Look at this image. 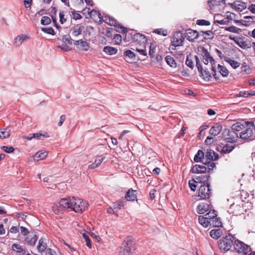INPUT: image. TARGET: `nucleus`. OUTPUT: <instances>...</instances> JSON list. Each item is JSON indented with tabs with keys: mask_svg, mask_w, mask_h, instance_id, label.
<instances>
[{
	"mask_svg": "<svg viewBox=\"0 0 255 255\" xmlns=\"http://www.w3.org/2000/svg\"><path fill=\"white\" fill-rule=\"evenodd\" d=\"M185 38L190 41H194L195 39H197L199 36V33L197 31L189 29L186 30L184 34Z\"/></svg>",
	"mask_w": 255,
	"mask_h": 255,
	"instance_id": "4468645a",
	"label": "nucleus"
},
{
	"mask_svg": "<svg viewBox=\"0 0 255 255\" xmlns=\"http://www.w3.org/2000/svg\"><path fill=\"white\" fill-rule=\"evenodd\" d=\"M51 19L48 16H43L41 20V23L42 25H47L50 23Z\"/></svg>",
	"mask_w": 255,
	"mask_h": 255,
	"instance_id": "3c124183",
	"label": "nucleus"
},
{
	"mask_svg": "<svg viewBox=\"0 0 255 255\" xmlns=\"http://www.w3.org/2000/svg\"><path fill=\"white\" fill-rule=\"evenodd\" d=\"M241 138L247 140H253L255 139V126L252 122L247 123L246 128L240 133Z\"/></svg>",
	"mask_w": 255,
	"mask_h": 255,
	"instance_id": "39448f33",
	"label": "nucleus"
},
{
	"mask_svg": "<svg viewBox=\"0 0 255 255\" xmlns=\"http://www.w3.org/2000/svg\"><path fill=\"white\" fill-rule=\"evenodd\" d=\"M244 128V126L240 123L237 122L233 125L232 126L231 129L234 130V132L240 131L242 130Z\"/></svg>",
	"mask_w": 255,
	"mask_h": 255,
	"instance_id": "ea45409f",
	"label": "nucleus"
},
{
	"mask_svg": "<svg viewBox=\"0 0 255 255\" xmlns=\"http://www.w3.org/2000/svg\"><path fill=\"white\" fill-rule=\"evenodd\" d=\"M196 181L194 179L190 180L189 181L188 184L189 186L192 191H195L196 189L197 185L195 183Z\"/></svg>",
	"mask_w": 255,
	"mask_h": 255,
	"instance_id": "8fccbe9b",
	"label": "nucleus"
},
{
	"mask_svg": "<svg viewBox=\"0 0 255 255\" xmlns=\"http://www.w3.org/2000/svg\"><path fill=\"white\" fill-rule=\"evenodd\" d=\"M120 28L122 29V32L126 34V38L129 39L131 38L134 41H137L139 43H144L146 41L145 36L139 33H135L132 31L131 32H128L127 29L121 26Z\"/></svg>",
	"mask_w": 255,
	"mask_h": 255,
	"instance_id": "0eeeda50",
	"label": "nucleus"
},
{
	"mask_svg": "<svg viewBox=\"0 0 255 255\" xmlns=\"http://www.w3.org/2000/svg\"><path fill=\"white\" fill-rule=\"evenodd\" d=\"M47 245L44 242V240L41 238L38 242V245L37 246V249L40 253L43 252L46 249Z\"/></svg>",
	"mask_w": 255,
	"mask_h": 255,
	"instance_id": "cd10ccee",
	"label": "nucleus"
},
{
	"mask_svg": "<svg viewBox=\"0 0 255 255\" xmlns=\"http://www.w3.org/2000/svg\"><path fill=\"white\" fill-rule=\"evenodd\" d=\"M20 232L21 234L24 236H27L29 234L28 229L24 227H20Z\"/></svg>",
	"mask_w": 255,
	"mask_h": 255,
	"instance_id": "e2e57ef3",
	"label": "nucleus"
},
{
	"mask_svg": "<svg viewBox=\"0 0 255 255\" xmlns=\"http://www.w3.org/2000/svg\"><path fill=\"white\" fill-rule=\"evenodd\" d=\"M136 194L137 191L130 188L126 193L125 198L127 201H133L136 198Z\"/></svg>",
	"mask_w": 255,
	"mask_h": 255,
	"instance_id": "412c9836",
	"label": "nucleus"
},
{
	"mask_svg": "<svg viewBox=\"0 0 255 255\" xmlns=\"http://www.w3.org/2000/svg\"><path fill=\"white\" fill-rule=\"evenodd\" d=\"M222 129V126L221 125H216L211 128L209 133L210 134L215 136L220 133Z\"/></svg>",
	"mask_w": 255,
	"mask_h": 255,
	"instance_id": "5701e85b",
	"label": "nucleus"
},
{
	"mask_svg": "<svg viewBox=\"0 0 255 255\" xmlns=\"http://www.w3.org/2000/svg\"><path fill=\"white\" fill-rule=\"evenodd\" d=\"M235 238L231 234H228L220 240L219 247L220 249L225 253L229 251L235 241Z\"/></svg>",
	"mask_w": 255,
	"mask_h": 255,
	"instance_id": "20e7f679",
	"label": "nucleus"
},
{
	"mask_svg": "<svg viewBox=\"0 0 255 255\" xmlns=\"http://www.w3.org/2000/svg\"><path fill=\"white\" fill-rule=\"evenodd\" d=\"M37 239L38 237L36 235H34L33 237H31L30 239L28 240V244L30 246H34L35 245Z\"/></svg>",
	"mask_w": 255,
	"mask_h": 255,
	"instance_id": "49530a36",
	"label": "nucleus"
},
{
	"mask_svg": "<svg viewBox=\"0 0 255 255\" xmlns=\"http://www.w3.org/2000/svg\"><path fill=\"white\" fill-rule=\"evenodd\" d=\"M88 203L81 199L69 197L55 203L52 210L56 214L62 213L66 209H71L76 213H82L88 207Z\"/></svg>",
	"mask_w": 255,
	"mask_h": 255,
	"instance_id": "f257e3e1",
	"label": "nucleus"
},
{
	"mask_svg": "<svg viewBox=\"0 0 255 255\" xmlns=\"http://www.w3.org/2000/svg\"><path fill=\"white\" fill-rule=\"evenodd\" d=\"M236 7L237 9H238L239 11H242L243 9L246 8V4L244 2H241L239 1H237V3H235Z\"/></svg>",
	"mask_w": 255,
	"mask_h": 255,
	"instance_id": "37998d69",
	"label": "nucleus"
},
{
	"mask_svg": "<svg viewBox=\"0 0 255 255\" xmlns=\"http://www.w3.org/2000/svg\"><path fill=\"white\" fill-rule=\"evenodd\" d=\"M235 97H248V94L245 91H240L239 94H236L234 95Z\"/></svg>",
	"mask_w": 255,
	"mask_h": 255,
	"instance_id": "4d7b16f0",
	"label": "nucleus"
},
{
	"mask_svg": "<svg viewBox=\"0 0 255 255\" xmlns=\"http://www.w3.org/2000/svg\"><path fill=\"white\" fill-rule=\"evenodd\" d=\"M216 215L217 214H216L215 211L214 210H213L212 212L210 211L209 213L205 214V216L208 217V218H209L210 220H211V218L214 217V216Z\"/></svg>",
	"mask_w": 255,
	"mask_h": 255,
	"instance_id": "0e129e2a",
	"label": "nucleus"
},
{
	"mask_svg": "<svg viewBox=\"0 0 255 255\" xmlns=\"http://www.w3.org/2000/svg\"><path fill=\"white\" fill-rule=\"evenodd\" d=\"M47 155V152L46 151H39L36 152L34 155H33L34 160L35 161H39L43 160L46 158Z\"/></svg>",
	"mask_w": 255,
	"mask_h": 255,
	"instance_id": "b1692460",
	"label": "nucleus"
},
{
	"mask_svg": "<svg viewBox=\"0 0 255 255\" xmlns=\"http://www.w3.org/2000/svg\"><path fill=\"white\" fill-rule=\"evenodd\" d=\"M153 32L164 36H165L168 34L167 30L166 29L162 28L155 29L154 30Z\"/></svg>",
	"mask_w": 255,
	"mask_h": 255,
	"instance_id": "a19ab883",
	"label": "nucleus"
},
{
	"mask_svg": "<svg viewBox=\"0 0 255 255\" xmlns=\"http://www.w3.org/2000/svg\"><path fill=\"white\" fill-rule=\"evenodd\" d=\"M210 219L205 216H199L198 217L199 223L204 228H207L210 225Z\"/></svg>",
	"mask_w": 255,
	"mask_h": 255,
	"instance_id": "393cba45",
	"label": "nucleus"
},
{
	"mask_svg": "<svg viewBox=\"0 0 255 255\" xmlns=\"http://www.w3.org/2000/svg\"><path fill=\"white\" fill-rule=\"evenodd\" d=\"M104 21L107 23V24L110 25H114L116 27H117V31L119 32H122V29L120 28V27L122 26L121 25H119V24H117V21L112 17H111L110 16H105L104 19Z\"/></svg>",
	"mask_w": 255,
	"mask_h": 255,
	"instance_id": "f3484780",
	"label": "nucleus"
},
{
	"mask_svg": "<svg viewBox=\"0 0 255 255\" xmlns=\"http://www.w3.org/2000/svg\"><path fill=\"white\" fill-rule=\"evenodd\" d=\"M1 149L3 150L5 152L10 153H12L14 149L12 146H3L1 147Z\"/></svg>",
	"mask_w": 255,
	"mask_h": 255,
	"instance_id": "6e6d98bb",
	"label": "nucleus"
},
{
	"mask_svg": "<svg viewBox=\"0 0 255 255\" xmlns=\"http://www.w3.org/2000/svg\"><path fill=\"white\" fill-rule=\"evenodd\" d=\"M202 163L204 165L196 164L193 166L191 170V172L196 174H201L205 173L206 171L210 172L213 170L216 166L214 162L210 161H206L205 162Z\"/></svg>",
	"mask_w": 255,
	"mask_h": 255,
	"instance_id": "7ed1b4c3",
	"label": "nucleus"
},
{
	"mask_svg": "<svg viewBox=\"0 0 255 255\" xmlns=\"http://www.w3.org/2000/svg\"><path fill=\"white\" fill-rule=\"evenodd\" d=\"M82 236H83V238L85 240L87 246L88 248H91V247H92L91 243V241H90V239L89 238L88 235H87L85 233H83V235H82Z\"/></svg>",
	"mask_w": 255,
	"mask_h": 255,
	"instance_id": "603ef678",
	"label": "nucleus"
},
{
	"mask_svg": "<svg viewBox=\"0 0 255 255\" xmlns=\"http://www.w3.org/2000/svg\"><path fill=\"white\" fill-rule=\"evenodd\" d=\"M185 64L188 67L190 68L191 69H193L194 67V64L191 55L190 54L187 56Z\"/></svg>",
	"mask_w": 255,
	"mask_h": 255,
	"instance_id": "58836bf2",
	"label": "nucleus"
},
{
	"mask_svg": "<svg viewBox=\"0 0 255 255\" xmlns=\"http://www.w3.org/2000/svg\"><path fill=\"white\" fill-rule=\"evenodd\" d=\"M234 148V146L231 144H226L223 146L221 152L222 153H228L231 152L233 149Z\"/></svg>",
	"mask_w": 255,
	"mask_h": 255,
	"instance_id": "f704fd0d",
	"label": "nucleus"
},
{
	"mask_svg": "<svg viewBox=\"0 0 255 255\" xmlns=\"http://www.w3.org/2000/svg\"><path fill=\"white\" fill-rule=\"evenodd\" d=\"M114 39L117 43L119 44L122 41V36L120 34H117L114 35Z\"/></svg>",
	"mask_w": 255,
	"mask_h": 255,
	"instance_id": "338daca9",
	"label": "nucleus"
},
{
	"mask_svg": "<svg viewBox=\"0 0 255 255\" xmlns=\"http://www.w3.org/2000/svg\"><path fill=\"white\" fill-rule=\"evenodd\" d=\"M46 255H57V254L53 250L48 249L46 251Z\"/></svg>",
	"mask_w": 255,
	"mask_h": 255,
	"instance_id": "774afa93",
	"label": "nucleus"
},
{
	"mask_svg": "<svg viewBox=\"0 0 255 255\" xmlns=\"http://www.w3.org/2000/svg\"><path fill=\"white\" fill-rule=\"evenodd\" d=\"M165 61L168 65L171 67H176V63L173 57L170 56H167L165 58Z\"/></svg>",
	"mask_w": 255,
	"mask_h": 255,
	"instance_id": "e433bc0d",
	"label": "nucleus"
},
{
	"mask_svg": "<svg viewBox=\"0 0 255 255\" xmlns=\"http://www.w3.org/2000/svg\"><path fill=\"white\" fill-rule=\"evenodd\" d=\"M33 137H34V138H36L37 139H43L45 137H48L49 136L48 135L47 133L45 134H42L40 133H33Z\"/></svg>",
	"mask_w": 255,
	"mask_h": 255,
	"instance_id": "c03bdc74",
	"label": "nucleus"
},
{
	"mask_svg": "<svg viewBox=\"0 0 255 255\" xmlns=\"http://www.w3.org/2000/svg\"><path fill=\"white\" fill-rule=\"evenodd\" d=\"M214 23L221 25H228L229 23V20H227L226 18L222 19H215Z\"/></svg>",
	"mask_w": 255,
	"mask_h": 255,
	"instance_id": "de8ad7c7",
	"label": "nucleus"
},
{
	"mask_svg": "<svg viewBox=\"0 0 255 255\" xmlns=\"http://www.w3.org/2000/svg\"><path fill=\"white\" fill-rule=\"evenodd\" d=\"M12 249L13 251L20 254H24L25 253V250L18 244H13L12 245Z\"/></svg>",
	"mask_w": 255,
	"mask_h": 255,
	"instance_id": "c9c22d12",
	"label": "nucleus"
},
{
	"mask_svg": "<svg viewBox=\"0 0 255 255\" xmlns=\"http://www.w3.org/2000/svg\"><path fill=\"white\" fill-rule=\"evenodd\" d=\"M226 61H228L231 65V66L235 69L238 68L240 65V63L238 62L237 61L231 59L230 58H229L228 60Z\"/></svg>",
	"mask_w": 255,
	"mask_h": 255,
	"instance_id": "a18cd8bd",
	"label": "nucleus"
},
{
	"mask_svg": "<svg viewBox=\"0 0 255 255\" xmlns=\"http://www.w3.org/2000/svg\"><path fill=\"white\" fill-rule=\"evenodd\" d=\"M58 47L64 51H68L70 49L69 46L66 44H63L61 45H59L58 46Z\"/></svg>",
	"mask_w": 255,
	"mask_h": 255,
	"instance_id": "69168bd1",
	"label": "nucleus"
},
{
	"mask_svg": "<svg viewBox=\"0 0 255 255\" xmlns=\"http://www.w3.org/2000/svg\"><path fill=\"white\" fill-rule=\"evenodd\" d=\"M134 250L133 239L128 237L124 241L122 247H121L119 255H131Z\"/></svg>",
	"mask_w": 255,
	"mask_h": 255,
	"instance_id": "423d86ee",
	"label": "nucleus"
},
{
	"mask_svg": "<svg viewBox=\"0 0 255 255\" xmlns=\"http://www.w3.org/2000/svg\"><path fill=\"white\" fill-rule=\"evenodd\" d=\"M10 136V129L8 128L0 129V138H6Z\"/></svg>",
	"mask_w": 255,
	"mask_h": 255,
	"instance_id": "72a5a7b5",
	"label": "nucleus"
},
{
	"mask_svg": "<svg viewBox=\"0 0 255 255\" xmlns=\"http://www.w3.org/2000/svg\"><path fill=\"white\" fill-rule=\"evenodd\" d=\"M198 54L200 56V59H202L205 65H207L209 63H211L212 65L211 70L213 72V76L215 79H218L219 78L217 76L216 67L215 66V62L208 51L206 49L205 47L199 46L198 47Z\"/></svg>",
	"mask_w": 255,
	"mask_h": 255,
	"instance_id": "f03ea898",
	"label": "nucleus"
},
{
	"mask_svg": "<svg viewBox=\"0 0 255 255\" xmlns=\"http://www.w3.org/2000/svg\"><path fill=\"white\" fill-rule=\"evenodd\" d=\"M84 26L82 24H79L72 27L70 29V32L73 36H77L81 34Z\"/></svg>",
	"mask_w": 255,
	"mask_h": 255,
	"instance_id": "a211bd4d",
	"label": "nucleus"
},
{
	"mask_svg": "<svg viewBox=\"0 0 255 255\" xmlns=\"http://www.w3.org/2000/svg\"><path fill=\"white\" fill-rule=\"evenodd\" d=\"M205 157L207 160H210V161L216 160L218 159V154L215 152L213 150L208 149L206 151Z\"/></svg>",
	"mask_w": 255,
	"mask_h": 255,
	"instance_id": "aec40b11",
	"label": "nucleus"
},
{
	"mask_svg": "<svg viewBox=\"0 0 255 255\" xmlns=\"http://www.w3.org/2000/svg\"><path fill=\"white\" fill-rule=\"evenodd\" d=\"M126 201L125 200H121L117 201L114 203L113 204V208L116 210V211H117L118 210L121 209V208L124 206Z\"/></svg>",
	"mask_w": 255,
	"mask_h": 255,
	"instance_id": "7c9ffc66",
	"label": "nucleus"
},
{
	"mask_svg": "<svg viewBox=\"0 0 255 255\" xmlns=\"http://www.w3.org/2000/svg\"><path fill=\"white\" fill-rule=\"evenodd\" d=\"M221 234V230L220 229L212 230L210 232V236L216 240L220 237Z\"/></svg>",
	"mask_w": 255,
	"mask_h": 255,
	"instance_id": "2f4dec72",
	"label": "nucleus"
},
{
	"mask_svg": "<svg viewBox=\"0 0 255 255\" xmlns=\"http://www.w3.org/2000/svg\"><path fill=\"white\" fill-rule=\"evenodd\" d=\"M185 36L181 32H176L173 35L172 40V45L174 47L180 46L183 45Z\"/></svg>",
	"mask_w": 255,
	"mask_h": 255,
	"instance_id": "9b49d317",
	"label": "nucleus"
},
{
	"mask_svg": "<svg viewBox=\"0 0 255 255\" xmlns=\"http://www.w3.org/2000/svg\"><path fill=\"white\" fill-rule=\"evenodd\" d=\"M236 15L232 12H227V17L226 18L227 20H229V23L230 22L231 20H232L233 19L235 18Z\"/></svg>",
	"mask_w": 255,
	"mask_h": 255,
	"instance_id": "bf43d9fd",
	"label": "nucleus"
},
{
	"mask_svg": "<svg viewBox=\"0 0 255 255\" xmlns=\"http://www.w3.org/2000/svg\"><path fill=\"white\" fill-rule=\"evenodd\" d=\"M225 140L227 142L234 143L237 141L239 137V134L234 132V130L228 129L227 130V135L224 136Z\"/></svg>",
	"mask_w": 255,
	"mask_h": 255,
	"instance_id": "f8f14e48",
	"label": "nucleus"
},
{
	"mask_svg": "<svg viewBox=\"0 0 255 255\" xmlns=\"http://www.w3.org/2000/svg\"><path fill=\"white\" fill-rule=\"evenodd\" d=\"M62 40L64 43H67L70 45H72L73 41V40L71 38V37L67 35H65L64 36H63Z\"/></svg>",
	"mask_w": 255,
	"mask_h": 255,
	"instance_id": "864d4df0",
	"label": "nucleus"
},
{
	"mask_svg": "<svg viewBox=\"0 0 255 255\" xmlns=\"http://www.w3.org/2000/svg\"><path fill=\"white\" fill-rule=\"evenodd\" d=\"M59 18L60 22L61 24H63L64 22L66 21V19L64 18V12L62 11H61L59 12Z\"/></svg>",
	"mask_w": 255,
	"mask_h": 255,
	"instance_id": "680f3d73",
	"label": "nucleus"
},
{
	"mask_svg": "<svg viewBox=\"0 0 255 255\" xmlns=\"http://www.w3.org/2000/svg\"><path fill=\"white\" fill-rule=\"evenodd\" d=\"M204 157V153L201 150H199L197 153L195 154L194 160L196 162H204L203 161Z\"/></svg>",
	"mask_w": 255,
	"mask_h": 255,
	"instance_id": "c85d7f7f",
	"label": "nucleus"
},
{
	"mask_svg": "<svg viewBox=\"0 0 255 255\" xmlns=\"http://www.w3.org/2000/svg\"><path fill=\"white\" fill-rule=\"evenodd\" d=\"M41 30L47 34H51V35H54L55 32L54 31V29L52 28V27H46V28H42Z\"/></svg>",
	"mask_w": 255,
	"mask_h": 255,
	"instance_id": "09e8293b",
	"label": "nucleus"
},
{
	"mask_svg": "<svg viewBox=\"0 0 255 255\" xmlns=\"http://www.w3.org/2000/svg\"><path fill=\"white\" fill-rule=\"evenodd\" d=\"M124 56H125V59L128 58V59L131 60H136V55L135 54L130 50H127L124 52ZM127 61H128L127 59H126Z\"/></svg>",
	"mask_w": 255,
	"mask_h": 255,
	"instance_id": "c756f323",
	"label": "nucleus"
},
{
	"mask_svg": "<svg viewBox=\"0 0 255 255\" xmlns=\"http://www.w3.org/2000/svg\"><path fill=\"white\" fill-rule=\"evenodd\" d=\"M211 194L209 184L206 183V184L201 185L198 191V196L200 197L201 199H209Z\"/></svg>",
	"mask_w": 255,
	"mask_h": 255,
	"instance_id": "9d476101",
	"label": "nucleus"
},
{
	"mask_svg": "<svg viewBox=\"0 0 255 255\" xmlns=\"http://www.w3.org/2000/svg\"><path fill=\"white\" fill-rule=\"evenodd\" d=\"M209 175H201L197 177L196 179L198 180V182L206 184L205 183L209 180Z\"/></svg>",
	"mask_w": 255,
	"mask_h": 255,
	"instance_id": "79ce46f5",
	"label": "nucleus"
},
{
	"mask_svg": "<svg viewBox=\"0 0 255 255\" xmlns=\"http://www.w3.org/2000/svg\"><path fill=\"white\" fill-rule=\"evenodd\" d=\"M210 221V225L215 227H219L222 226V222L220 219L217 217V215H215L214 217L211 218Z\"/></svg>",
	"mask_w": 255,
	"mask_h": 255,
	"instance_id": "a878e982",
	"label": "nucleus"
},
{
	"mask_svg": "<svg viewBox=\"0 0 255 255\" xmlns=\"http://www.w3.org/2000/svg\"><path fill=\"white\" fill-rule=\"evenodd\" d=\"M30 39V37L25 34H20L16 36L13 40V44L16 47L20 46L25 40Z\"/></svg>",
	"mask_w": 255,
	"mask_h": 255,
	"instance_id": "dca6fc26",
	"label": "nucleus"
},
{
	"mask_svg": "<svg viewBox=\"0 0 255 255\" xmlns=\"http://www.w3.org/2000/svg\"><path fill=\"white\" fill-rule=\"evenodd\" d=\"M218 69L219 72L221 74V75L223 77H226L228 76L229 71L226 68V67H225L223 66L220 65V64H218Z\"/></svg>",
	"mask_w": 255,
	"mask_h": 255,
	"instance_id": "473e14b6",
	"label": "nucleus"
},
{
	"mask_svg": "<svg viewBox=\"0 0 255 255\" xmlns=\"http://www.w3.org/2000/svg\"><path fill=\"white\" fill-rule=\"evenodd\" d=\"M196 60V66L199 72L201 74V76L206 81H210L212 79V76L210 72L206 69H203L201 64L200 59L198 56H195Z\"/></svg>",
	"mask_w": 255,
	"mask_h": 255,
	"instance_id": "6e6552de",
	"label": "nucleus"
},
{
	"mask_svg": "<svg viewBox=\"0 0 255 255\" xmlns=\"http://www.w3.org/2000/svg\"><path fill=\"white\" fill-rule=\"evenodd\" d=\"M72 18L75 20L80 19L82 18V16L78 13H76L75 10L71 11Z\"/></svg>",
	"mask_w": 255,
	"mask_h": 255,
	"instance_id": "052dcab7",
	"label": "nucleus"
},
{
	"mask_svg": "<svg viewBox=\"0 0 255 255\" xmlns=\"http://www.w3.org/2000/svg\"><path fill=\"white\" fill-rule=\"evenodd\" d=\"M226 31H230L231 32L239 34L241 32L242 29L235 26H231L227 27L225 28Z\"/></svg>",
	"mask_w": 255,
	"mask_h": 255,
	"instance_id": "4c0bfd02",
	"label": "nucleus"
},
{
	"mask_svg": "<svg viewBox=\"0 0 255 255\" xmlns=\"http://www.w3.org/2000/svg\"><path fill=\"white\" fill-rule=\"evenodd\" d=\"M136 51L142 56H145L147 55V51L145 48H139L137 47L136 48Z\"/></svg>",
	"mask_w": 255,
	"mask_h": 255,
	"instance_id": "13d9d810",
	"label": "nucleus"
},
{
	"mask_svg": "<svg viewBox=\"0 0 255 255\" xmlns=\"http://www.w3.org/2000/svg\"><path fill=\"white\" fill-rule=\"evenodd\" d=\"M243 207L240 205L233 204L230 206L228 212L233 215H240L243 211Z\"/></svg>",
	"mask_w": 255,
	"mask_h": 255,
	"instance_id": "2eb2a0df",
	"label": "nucleus"
},
{
	"mask_svg": "<svg viewBox=\"0 0 255 255\" xmlns=\"http://www.w3.org/2000/svg\"><path fill=\"white\" fill-rule=\"evenodd\" d=\"M103 51L109 55H112L116 54L118 52V50L115 47L107 46L104 48Z\"/></svg>",
	"mask_w": 255,
	"mask_h": 255,
	"instance_id": "bb28decb",
	"label": "nucleus"
},
{
	"mask_svg": "<svg viewBox=\"0 0 255 255\" xmlns=\"http://www.w3.org/2000/svg\"><path fill=\"white\" fill-rule=\"evenodd\" d=\"M74 44L77 48L84 51H88L90 47L88 42L83 39L75 40Z\"/></svg>",
	"mask_w": 255,
	"mask_h": 255,
	"instance_id": "ddd939ff",
	"label": "nucleus"
},
{
	"mask_svg": "<svg viewBox=\"0 0 255 255\" xmlns=\"http://www.w3.org/2000/svg\"><path fill=\"white\" fill-rule=\"evenodd\" d=\"M196 23L199 25H209L210 24L209 21L204 19H198Z\"/></svg>",
	"mask_w": 255,
	"mask_h": 255,
	"instance_id": "5fc2aeb1",
	"label": "nucleus"
},
{
	"mask_svg": "<svg viewBox=\"0 0 255 255\" xmlns=\"http://www.w3.org/2000/svg\"><path fill=\"white\" fill-rule=\"evenodd\" d=\"M209 210V205L205 203L199 204L197 207V211L200 214H203Z\"/></svg>",
	"mask_w": 255,
	"mask_h": 255,
	"instance_id": "4be33fe9",
	"label": "nucleus"
},
{
	"mask_svg": "<svg viewBox=\"0 0 255 255\" xmlns=\"http://www.w3.org/2000/svg\"><path fill=\"white\" fill-rule=\"evenodd\" d=\"M106 159V156L103 155H97L94 163L89 165L88 168L90 169H94L99 167L101 163Z\"/></svg>",
	"mask_w": 255,
	"mask_h": 255,
	"instance_id": "6ab92c4d",
	"label": "nucleus"
},
{
	"mask_svg": "<svg viewBox=\"0 0 255 255\" xmlns=\"http://www.w3.org/2000/svg\"><path fill=\"white\" fill-rule=\"evenodd\" d=\"M234 248L238 253L243 255H246L250 249L249 246L238 239H236L234 241Z\"/></svg>",
	"mask_w": 255,
	"mask_h": 255,
	"instance_id": "1a4fd4ad",
	"label": "nucleus"
}]
</instances>
